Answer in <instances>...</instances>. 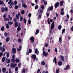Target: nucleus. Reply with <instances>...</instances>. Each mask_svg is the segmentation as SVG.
<instances>
[{"mask_svg": "<svg viewBox=\"0 0 73 73\" xmlns=\"http://www.w3.org/2000/svg\"><path fill=\"white\" fill-rule=\"evenodd\" d=\"M1 11L3 12H4L5 11L7 12V11H8V8H7V7H6L5 8L4 7H1Z\"/></svg>", "mask_w": 73, "mask_h": 73, "instance_id": "obj_1", "label": "nucleus"}, {"mask_svg": "<svg viewBox=\"0 0 73 73\" xmlns=\"http://www.w3.org/2000/svg\"><path fill=\"white\" fill-rule=\"evenodd\" d=\"M17 64L11 63L10 64V66L11 68H15Z\"/></svg>", "mask_w": 73, "mask_h": 73, "instance_id": "obj_2", "label": "nucleus"}, {"mask_svg": "<svg viewBox=\"0 0 73 73\" xmlns=\"http://www.w3.org/2000/svg\"><path fill=\"white\" fill-rule=\"evenodd\" d=\"M53 9V6H51L50 7H49L47 9L48 11L50 12V11H52Z\"/></svg>", "mask_w": 73, "mask_h": 73, "instance_id": "obj_3", "label": "nucleus"}, {"mask_svg": "<svg viewBox=\"0 0 73 73\" xmlns=\"http://www.w3.org/2000/svg\"><path fill=\"white\" fill-rule=\"evenodd\" d=\"M16 53V48L13 47L12 49V53L13 54H14L15 53Z\"/></svg>", "mask_w": 73, "mask_h": 73, "instance_id": "obj_4", "label": "nucleus"}, {"mask_svg": "<svg viewBox=\"0 0 73 73\" xmlns=\"http://www.w3.org/2000/svg\"><path fill=\"white\" fill-rule=\"evenodd\" d=\"M60 5V3L59 2H57L54 5V7L55 9L57 8V7H58V6Z\"/></svg>", "mask_w": 73, "mask_h": 73, "instance_id": "obj_5", "label": "nucleus"}, {"mask_svg": "<svg viewBox=\"0 0 73 73\" xmlns=\"http://www.w3.org/2000/svg\"><path fill=\"white\" fill-rule=\"evenodd\" d=\"M0 50L1 51H2V52H4V51L5 50V48H4V46H3H3H0Z\"/></svg>", "mask_w": 73, "mask_h": 73, "instance_id": "obj_6", "label": "nucleus"}, {"mask_svg": "<svg viewBox=\"0 0 73 73\" xmlns=\"http://www.w3.org/2000/svg\"><path fill=\"white\" fill-rule=\"evenodd\" d=\"M54 28V21H53L52 24H51V29L52 30L53 29V28Z\"/></svg>", "mask_w": 73, "mask_h": 73, "instance_id": "obj_7", "label": "nucleus"}, {"mask_svg": "<svg viewBox=\"0 0 73 73\" xmlns=\"http://www.w3.org/2000/svg\"><path fill=\"white\" fill-rule=\"evenodd\" d=\"M43 55L45 56V57H46L48 55V52L46 53L45 51H43Z\"/></svg>", "mask_w": 73, "mask_h": 73, "instance_id": "obj_8", "label": "nucleus"}, {"mask_svg": "<svg viewBox=\"0 0 73 73\" xmlns=\"http://www.w3.org/2000/svg\"><path fill=\"white\" fill-rule=\"evenodd\" d=\"M34 39H35V38L33 36H31V37L30 40L31 41V42H32L33 43L34 42V41H35Z\"/></svg>", "mask_w": 73, "mask_h": 73, "instance_id": "obj_9", "label": "nucleus"}, {"mask_svg": "<svg viewBox=\"0 0 73 73\" xmlns=\"http://www.w3.org/2000/svg\"><path fill=\"white\" fill-rule=\"evenodd\" d=\"M60 58L61 60H62V61H64V56H62V55H60Z\"/></svg>", "mask_w": 73, "mask_h": 73, "instance_id": "obj_10", "label": "nucleus"}, {"mask_svg": "<svg viewBox=\"0 0 73 73\" xmlns=\"http://www.w3.org/2000/svg\"><path fill=\"white\" fill-rule=\"evenodd\" d=\"M31 57L34 60H35L36 58V55L35 54H33L31 56Z\"/></svg>", "mask_w": 73, "mask_h": 73, "instance_id": "obj_11", "label": "nucleus"}, {"mask_svg": "<svg viewBox=\"0 0 73 73\" xmlns=\"http://www.w3.org/2000/svg\"><path fill=\"white\" fill-rule=\"evenodd\" d=\"M2 70L3 73H5L6 72V68L3 67L2 68Z\"/></svg>", "mask_w": 73, "mask_h": 73, "instance_id": "obj_12", "label": "nucleus"}, {"mask_svg": "<svg viewBox=\"0 0 73 73\" xmlns=\"http://www.w3.org/2000/svg\"><path fill=\"white\" fill-rule=\"evenodd\" d=\"M35 53L36 54H37V55H38V53H39V52L38 51V49L36 48L35 50Z\"/></svg>", "mask_w": 73, "mask_h": 73, "instance_id": "obj_13", "label": "nucleus"}, {"mask_svg": "<svg viewBox=\"0 0 73 73\" xmlns=\"http://www.w3.org/2000/svg\"><path fill=\"white\" fill-rule=\"evenodd\" d=\"M53 61H54L55 64H57V58H56V57H55V58H54Z\"/></svg>", "mask_w": 73, "mask_h": 73, "instance_id": "obj_14", "label": "nucleus"}, {"mask_svg": "<svg viewBox=\"0 0 73 73\" xmlns=\"http://www.w3.org/2000/svg\"><path fill=\"white\" fill-rule=\"evenodd\" d=\"M58 65H59V66H61L62 64V63L61 61H60L58 62Z\"/></svg>", "mask_w": 73, "mask_h": 73, "instance_id": "obj_15", "label": "nucleus"}, {"mask_svg": "<svg viewBox=\"0 0 73 73\" xmlns=\"http://www.w3.org/2000/svg\"><path fill=\"white\" fill-rule=\"evenodd\" d=\"M7 23L9 24V25H12V24H13V22L12 21H8Z\"/></svg>", "mask_w": 73, "mask_h": 73, "instance_id": "obj_16", "label": "nucleus"}, {"mask_svg": "<svg viewBox=\"0 0 73 73\" xmlns=\"http://www.w3.org/2000/svg\"><path fill=\"white\" fill-rule=\"evenodd\" d=\"M9 40H10V38L9 37H8L6 38V42H8V41H9Z\"/></svg>", "mask_w": 73, "mask_h": 73, "instance_id": "obj_17", "label": "nucleus"}, {"mask_svg": "<svg viewBox=\"0 0 73 73\" xmlns=\"http://www.w3.org/2000/svg\"><path fill=\"white\" fill-rule=\"evenodd\" d=\"M39 32H40V30L39 29L36 30V31L35 32V35H37V34Z\"/></svg>", "mask_w": 73, "mask_h": 73, "instance_id": "obj_18", "label": "nucleus"}, {"mask_svg": "<svg viewBox=\"0 0 73 73\" xmlns=\"http://www.w3.org/2000/svg\"><path fill=\"white\" fill-rule=\"evenodd\" d=\"M64 4V1H61L60 2V6H63V4Z\"/></svg>", "mask_w": 73, "mask_h": 73, "instance_id": "obj_19", "label": "nucleus"}, {"mask_svg": "<svg viewBox=\"0 0 73 73\" xmlns=\"http://www.w3.org/2000/svg\"><path fill=\"white\" fill-rule=\"evenodd\" d=\"M15 28H17V27L18 26V23H17V22H15Z\"/></svg>", "mask_w": 73, "mask_h": 73, "instance_id": "obj_20", "label": "nucleus"}, {"mask_svg": "<svg viewBox=\"0 0 73 73\" xmlns=\"http://www.w3.org/2000/svg\"><path fill=\"white\" fill-rule=\"evenodd\" d=\"M25 68H24L23 69L21 70V73H25Z\"/></svg>", "mask_w": 73, "mask_h": 73, "instance_id": "obj_21", "label": "nucleus"}, {"mask_svg": "<svg viewBox=\"0 0 73 73\" xmlns=\"http://www.w3.org/2000/svg\"><path fill=\"white\" fill-rule=\"evenodd\" d=\"M5 57H3L2 59V61L3 62H4V61H5Z\"/></svg>", "mask_w": 73, "mask_h": 73, "instance_id": "obj_22", "label": "nucleus"}, {"mask_svg": "<svg viewBox=\"0 0 73 73\" xmlns=\"http://www.w3.org/2000/svg\"><path fill=\"white\" fill-rule=\"evenodd\" d=\"M7 64H9L11 62V59L9 58L7 59Z\"/></svg>", "mask_w": 73, "mask_h": 73, "instance_id": "obj_23", "label": "nucleus"}, {"mask_svg": "<svg viewBox=\"0 0 73 73\" xmlns=\"http://www.w3.org/2000/svg\"><path fill=\"white\" fill-rule=\"evenodd\" d=\"M4 35L5 37H7L8 36V34L6 32L4 33Z\"/></svg>", "mask_w": 73, "mask_h": 73, "instance_id": "obj_24", "label": "nucleus"}, {"mask_svg": "<svg viewBox=\"0 0 73 73\" xmlns=\"http://www.w3.org/2000/svg\"><path fill=\"white\" fill-rule=\"evenodd\" d=\"M58 29L59 30H61L62 28V26L61 25H59L58 27Z\"/></svg>", "mask_w": 73, "mask_h": 73, "instance_id": "obj_25", "label": "nucleus"}, {"mask_svg": "<svg viewBox=\"0 0 73 73\" xmlns=\"http://www.w3.org/2000/svg\"><path fill=\"white\" fill-rule=\"evenodd\" d=\"M41 64L42 65H45V63L43 61H42L41 63Z\"/></svg>", "mask_w": 73, "mask_h": 73, "instance_id": "obj_26", "label": "nucleus"}, {"mask_svg": "<svg viewBox=\"0 0 73 73\" xmlns=\"http://www.w3.org/2000/svg\"><path fill=\"white\" fill-rule=\"evenodd\" d=\"M15 61H16L17 63H18V62H20V61L19 60V59H18L16 58L15 59Z\"/></svg>", "mask_w": 73, "mask_h": 73, "instance_id": "obj_27", "label": "nucleus"}, {"mask_svg": "<svg viewBox=\"0 0 73 73\" xmlns=\"http://www.w3.org/2000/svg\"><path fill=\"white\" fill-rule=\"evenodd\" d=\"M7 58H8L9 57V52H7V54L6 55Z\"/></svg>", "mask_w": 73, "mask_h": 73, "instance_id": "obj_28", "label": "nucleus"}, {"mask_svg": "<svg viewBox=\"0 0 73 73\" xmlns=\"http://www.w3.org/2000/svg\"><path fill=\"white\" fill-rule=\"evenodd\" d=\"M27 19L25 18L23 19L24 23H25V25L26 24V22H27Z\"/></svg>", "mask_w": 73, "mask_h": 73, "instance_id": "obj_29", "label": "nucleus"}, {"mask_svg": "<svg viewBox=\"0 0 73 73\" xmlns=\"http://www.w3.org/2000/svg\"><path fill=\"white\" fill-rule=\"evenodd\" d=\"M18 41L19 42V43L21 42V41H22V40H21V39H20L19 38L18 39Z\"/></svg>", "mask_w": 73, "mask_h": 73, "instance_id": "obj_30", "label": "nucleus"}, {"mask_svg": "<svg viewBox=\"0 0 73 73\" xmlns=\"http://www.w3.org/2000/svg\"><path fill=\"white\" fill-rule=\"evenodd\" d=\"M15 60L14 58H12L11 59V62H14L15 63Z\"/></svg>", "mask_w": 73, "mask_h": 73, "instance_id": "obj_31", "label": "nucleus"}, {"mask_svg": "<svg viewBox=\"0 0 73 73\" xmlns=\"http://www.w3.org/2000/svg\"><path fill=\"white\" fill-rule=\"evenodd\" d=\"M21 13L22 15H24L25 13V11L24 10H22L21 11Z\"/></svg>", "mask_w": 73, "mask_h": 73, "instance_id": "obj_32", "label": "nucleus"}, {"mask_svg": "<svg viewBox=\"0 0 73 73\" xmlns=\"http://www.w3.org/2000/svg\"><path fill=\"white\" fill-rule=\"evenodd\" d=\"M16 17L17 19V20H19V15L16 14Z\"/></svg>", "mask_w": 73, "mask_h": 73, "instance_id": "obj_33", "label": "nucleus"}, {"mask_svg": "<svg viewBox=\"0 0 73 73\" xmlns=\"http://www.w3.org/2000/svg\"><path fill=\"white\" fill-rule=\"evenodd\" d=\"M4 26H3L1 28V30L2 31H4Z\"/></svg>", "mask_w": 73, "mask_h": 73, "instance_id": "obj_34", "label": "nucleus"}, {"mask_svg": "<svg viewBox=\"0 0 73 73\" xmlns=\"http://www.w3.org/2000/svg\"><path fill=\"white\" fill-rule=\"evenodd\" d=\"M22 6L24 7V8H26L27 7V5L25 4H22Z\"/></svg>", "mask_w": 73, "mask_h": 73, "instance_id": "obj_35", "label": "nucleus"}, {"mask_svg": "<svg viewBox=\"0 0 73 73\" xmlns=\"http://www.w3.org/2000/svg\"><path fill=\"white\" fill-rule=\"evenodd\" d=\"M19 70V67H17L15 68V71H17Z\"/></svg>", "mask_w": 73, "mask_h": 73, "instance_id": "obj_36", "label": "nucleus"}, {"mask_svg": "<svg viewBox=\"0 0 73 73\" xmlns=\"http://www.w3.org/2000/svg\"><path fill=\"white\" fill-rule=\"evenodd\" d=\"M59 41L60 43L62 42V39L61 37H60L59 38Z\"/></svg>", "mask_w": 73, "mask_h": 73, "instance_id": "obj_37", "label": "nucleus"}, {"mask_svg": "<svg viewBox=\"0 0 73 73\" xmlns=\"http://www.w3.org/2000/svg\"><path fill=\"white\" fill-rule=\"evenodd\" d=\"M17 31H20L21 30V28L19 27L17 28Z\"/></svg>", "mask_w": 73, "mask_h": 73, "instance_id": "obj_38", "label": "nucleus"}, {"mask_svg": "<svg viewBox=\"0 0 73 73\" xmlns=\"http://www.w3.org/2000/svg\"><path fill=\"white\" fill-rule=\"evenodd\" d=\"M65 29H64L62 30V35L64 33V32H65Z\"/></svg>", "mask_w": 73, "mask_h": 73, "instance_id": "obj_39", "label": "nucleus"}, {"mask_svg": "<svg viewBox=\"0 0 73 73\" xmlns=\"http://www.w3.org/2000/svg\"><path fill=\"white\" fill-rule=\"evenodd\" d=\"M32 50L31 49H29V52L30 53H32Z\"/></svg>", "mask_w": 73, "mask_h": 73, "instance_id": "obj_40", "label": "nucleus"}, {"mask_svg": "<svg viewBox=\"0 0 73 73\" xmlns=\"http://www.w3.org/2000/svg\"><path fill=\"white\" fill-rule=\"evenodd\" d=\"M60 14L62 15H64L65 14V13L63 11H62L60 12Z\"/></svg>", "mask_w": 73, "mask_h": 73, "instance_id": "obj_41", "label": "nucleus"}, {"mask_svg": "<svg viewBox=\"0 0 73 73\" xmlns=\"http://www.w3.org/2000/svg\"><path fill=\"white\" fill-rule=\"evenodd\" d=\"M23 18L22 16H21L20 17V21H21H21H23Z\"/></svg>", "mask_w": 73, "mask_h": 73, "instance_id": "obj_42", "label": "nucleus"}, {"mask_svg": "<svg viewBox=\"0 0 73 73\" xmlns=\"http://www.w3.org/2000/svg\"><path fill=\"white\" fill-rule=\"evenodd\" d=\"M6 28L7 29H8V28H9V25L8 24H6Z\"/></svg>", "mask_w": 73, "mask_h": 73, "instance_id": "obj_43", "label": "nucleus"}, {"mask_svg": "<svg viewBox=\"0 0 73 73\" xmlns=\"http://www.w3.org/2000/svg\"><path fill=\"white\" fill-rule=\"evenodd\" d=\"M4 4V2H3L1 1H0V5H2Z\"/></svg>", "mask_w": 73, "mask_h": 73, "instance_id": "obj_44", "label": "nucleus"}, {"mask_svg": "<svg viewBox=\"0 0 73 73\" xmlns=\"http://www.w3.org/2000/svg\"><path fill=\"white\" fill-rule=\"evenodd\" d=\"M59 72V69H58L56 70V73H58Z\"/></svg>", "mask_w": 73, "mask_h": 73, "instance_id": "obj_45", "label": "nucleus"}, {"mask_svg": "<svg viewBox=\"0 0 73 73\" xmlns=\"http://www.w3.org/2000/svg\"><path fill=\"white\" fill-rule=\"evenodd\" d=\"M47 22L48 23V24H50V22L49 21V18H48L47 20Z\"/></svg>", "mask_w": 73, "mask_h": 73, "instance_id": "obj_46", "label": "nucleus"}, {"mask_svg": "<svg viewBox=\"0 0 73 73\" xmlns=\"http://www.w3.org/2000/svg\"><path fill=\"white\" fill-rule=\"evenodd\" d=\"M38 8V5H36L35 7V9H37Z\"/></svg>", "mask_w": 73, "mask_h": 73, "instance_id": "obj_47", "label": "nucleus"}, {"mask_svg": "<svg viewBox=\"0 0 73 73\" xmlns=\"http://www.w3.org/2000/svg\"><path fill=\"white\" fill-rule=\"evenodd\" d=\"M27 52H26V54L28 55V56H29V53H30L29 52H28V51H27Z\"/></svg>", "mask_w": 73, "mask_h": 73, "instance_id": "obj_48", "label": "nucleus"}, {"mask_svg": "<svg viewBox=\"0 0 73 73\" xmlns=\"http://www.w3.org/2000/svg\"><path fill=\"white\" fill-rule=\"evenodd\" d=\"M47 1H45L44 2V4L45 5H47Z\"/></svg>", "mask_w": 73, "mask_h": 73, "instance_id": "obj_49", "label": "nucleus"}, {"mask_svg": "<svg viewBox=\"0 0 73 73\" xmlns=\"http://www.w3.org/2000/svg\"><path fill=\"white\" fill-rule=\"evenodd\" d=\"M12 1V0H10L8 2V4H10Z\"/></svg>", "mask_w": 73, "mask_h": 73, "instance_id": "obj_50", "label": "nucleus"}, {"mask_svg": "<svg viewBox=\"0 0 73 73\" xmlns=\"http://www.w3.org/2000/svg\"><path fill=\"white\" fill-rule=\"evenodd\" d=\"M18 8H19V6L17 5H16L15 7V9H18Z\"/></svg>", "mask_w": 73, "mask_h": 73, "instance_id": "obj_51", "label": "nucleus"}, {"mask_svg": "<svg viewBox=\"0 0 73 73\" xmlns=\"http://www.w3.org/2000/svg\"><path fill=\"white\" fill-rule=\"evenodd\" d=\"M66 68L67 69H68L69 68V65H67L66 66Z\"/></svg>", "mask_w": 73, "mask_h": 73, "instance_id": "obj_52", "label": "nucleus"}, {"mask_svg": "<svg viewBox=\"0 0 73 73\" xmlns=\"http://www.w3.org/2000/svg\"><path fill=\"white\" fill-rule=\"evenodd\" d=\"M13 5H14L13 2H12L10 5H12V6Z\"/></svg>", "mask_w": 73, "mask_h": 73, "instance_id": "obj_53", "label": "nucleus"}, {"mask_svg": "<svg viewBox=\"0 0 73 73\" xmlns=\"http://www.w3.org/2000/svg\"><path fill=\"white\" fill-rule=\"evenodd\" d=\"M3 52H1L0 53V57H1L2 56H3Z\"/></svg>", "mask_w": 73, "mask_h": 73, "instance_id": "obj_54", "label": "nucleus"}, {"mask_svg": "<svg viewBox=\"0 0 73 73\" xmlns=\"http://www.w3.org/2000/svg\"><path fill=\"white\" fill-rule=\"evenodd\" d=\"M9 21V19L8 18H7L5 20V21Z\"/></svg>", "mask_w": 73, "mask_h": 73, "instance_id": "obj_55", "label": "nucleus"}, {"mask_svg": "<svg viewBox=\"0 0 73 73\" xmlns=\"http://www.w3.org/2000/svg\"><path fill=\"white\" fill-rule=\"evenodd\" d=\"M17 4V2L16 1H14V5H16Z\"/></svg>", "mask_w": 73, "mask_h": 73, "instance_id": "obj_56", "label": "nucleus"}, {"mask_svg": "<svg viewBox=\"0 0 73 73\" xmlns=\"http://www.w3.org/2000/svg\"><path fill=\"white\" fill-rule=\"evenodd\" d=\"M15 57H16L15 55H13L12 56V58H14L15 59Z\"/></svg>", "mask_w": 73, "mask_h": 73, "instance_id": "obj_57", "label": "nucleus"}, {"mask_svg": "<svg viewBox=\"0 0 73 73\" xmlns=\"http://www.w3.org/2000/svg\"><path fill=\"white\" fill-rule=\"evenodd\" d=\"M31 16H32V14H31V13H29L28 15V16H29V17H31Z\"/></svg>", "mask_w": 73, "mask_h": 73, "instance_id": "obj_58", "label": "nucleus"}, {"mask_svg": "<svg viewBox=\"0 0 73 73\" xmlns=\"http://www.w3.org/2000/svg\"><path fill=\"white\" fill-rule=\"evenodd\" d=\"M41 8L43 9L44 8V5H42L41 6Z\"/></svg>", "mask_w": 73, "mask_h": 73, "instance_id": "obj_59", "label": "nucleus"}, {"mask_svg": "<svg viewBox=\"0 0 73 73\" xmlns=\"http://www.w3.org/2000/svg\"><path fill=\"white\" fill-rule=\"evenodd\" d=\"M48 45H49L48 43H46L45 44V46L46 47H48Z\"/></svg>", "mask_w": 73, "mask_h": 73, "instance_id": "obj_60", "label": "nucleus"}, {"mask_svg": "<svg viewBox=\"0 0 73 73\" xmlns=\"http://www.w3.org/2000/svg\"><path fill=\"white\" fill-rule=\"evenodd\" d=\"M50 23H52V22H53V19H50Z\"/></svg>", "mask_w": 73, "mask_h": 73, "instance_id": "obj_61", "label": "nucleus"}, {"mask_svg": "<svg viewBox=\"0 0 73 73\" xmlns=\"http://www.w3.org/2000/svg\"><path fill=\"white\" fill-rule=\"evenodd\" d=\"M67 16V18L68 19L69 18V15L68 14L66 15Z\"/></svg>", "mask_w": 73, "mask_h": 73, "instance_id": "obj_62", "label": "nucleus"}, {"mask_svg": "<svg viewBox=\"0 0 73 73\" xmlns=\"http://www.w3.org/2000/svg\"><path fill=\"white\" fill-rule=\"evenodd\" d=\"M38 18H39L40 19H41V15H39Z\"/></svg>", "mask_w": 73, "mask_h": 73, "instance_id": "obj_63", "label": "nucleus"}, {"mask_svg": "<svg viewBox=\"0 0 73 73\" xmlns=\"http://www.w3.org/2000/svg\"><path fill=\"white\" fill-rule=\"evenodd\" d=\"M70 29L72 31H73V25L72 27H71Z\"/></svg>", "mask_w": 73, "mask_h": 73, "instance_id": "obj_64", "label": "nucleus"}]
</instances>
